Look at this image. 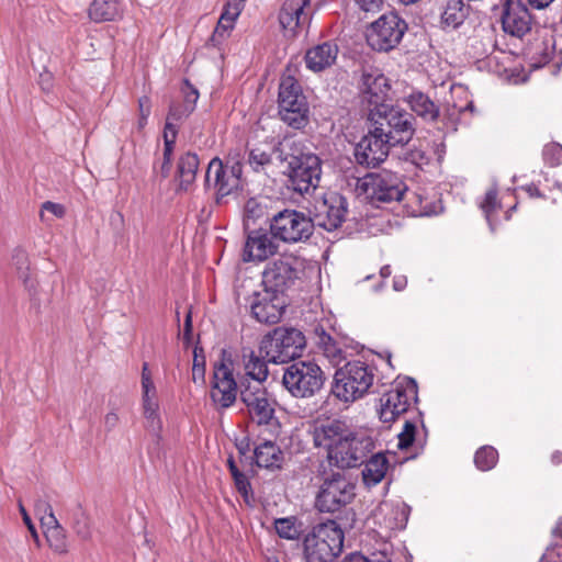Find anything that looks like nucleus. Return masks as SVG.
<instances>
[{
    "instance_id": "bb28decb",
    "label": "nucleus",
    "mask_w": 562,
    "mask_h": 562,
    "mask_svg": "<svg viewBox=\"0 0 562 562\" xmlns=\"http://www.w3.org/2000/svg\"><path fill=\"white\" fill-rule=\"evenodd\" d=\"M175 146V133L172 135L165 133L162 157L153 162V175L150 178L153 184L160 186L170 176Z\"/></svg>"
},
{
    "instance_id": "e2e57ef3",
    "label": "nucleus",
    "mask_w": 562,
    "mask_h": 562,
    "mask_svg": "<svg viewBox=\"0 0 562 562\" xmlns=\"http://www.w3.org/2000/svg\"><path fill=\"white\" fill-rule=\"evenodd\" d=\"M40 519H41L42 527L44 528V531L48 530V529H54L55 527L56 528L61 527V525L55 517L54 512H49L45 515H42L40 517Z\"/></svg>"
},
{
    "instance_id": "338daca9",
    "label": "nucleus",
    "mask_w": 562,
    "mask_h": 562,
    "mask_svg": "<svg viewBox=\"0 0 562 562\" xmlns=\"http://www.w3.org/2000/svg\"><path fill=\"white\" fill-rule=\"evenodd\" d=\"M35 510L38 515H45L49 512H53V508L52 506L49 505L48 502L44 501V499H38L36 503H35Z\"/></svg>"
},
{
    "instance_id": "09e8293b",
    "label": "nucleus",
    "mask_w": 562,
    "mask_h": 562,
    "mask_svg": "<svg viewBox=\"0 0 562 562\" xmlns=\"http://www.w3.org/2000/svg\"><path fill=\"white\" fill-rule=\"evenodd\" d=\"M481 209L483 213L485 214V217L493 229V225L491 222V215L492 213L499 206V203L497 201V190L491 189L486 192L484 200L481 202Z\"/></svg>"
},
{
    "instance_id": "79ce46f5",
    "label": "nucleus",
    "mask_w": 562,
    "mask_h": 562,
    "mask_svg": "<svg viewBox=\"0 0 562 562\" xmlns=\"http://www.w3.org/2000/svg\"><path fill=\"white\" fill-rule=\"evenodd\" d=\"M498 460V452L491 446L480 448L475 456L474 462L481 471H488L493 469Z\"/></svg>"
},
{
    "instance_id": "5fc2aeb1",
    "label": "nucleus",
    "mask_w": 562,
    "mask_h": 562,
    "mask_svg": "<svg viewBox=\"0 0 562 562\" xmlns=\"http://www.w3.org/2000/svg\"><path fill=\"white\" fill-rule=\"evenodd\" d=\"M44 212H49L55 217L63 218L66 215V207L60 203L45 201L41 206L40 217L42 221L45 220Z\"/></svg>"
},
{
    "instance_id": "ddd939ff",
    "label": "nucleus",
    "mask_w": 562,
    "mask_h": 562,
    "mask_svg": "<svg viewBox=\"0 0 562 562\" xmlns=\"http://www.w3.org/2000/svg\"><path fill=\"white\" fill-rule=\"evenodd\" d=\"M348 212V200L336 191L325 192L316 198L310 211L314 226L331 232L341 226Z\"/></svg>"
},
{
    "instance_id": "423d86ee",
    "label": "nucleus",
    "mask_w": 562,
    "mask_h": 562,
    "mask_svg": "<svg viewBox=\"0 0 562 562\" xmlns=\"http://www.w3.org/2000/svg\"><path fill=\"white\" fill-rule=\"evenodd\" d=\"M368 120L371 124L383 127L382 135L394 146L407 144L415 132L413 116L389 104L378 110H370Z\"/></svg>"
},
{
    "instance_id": "69168bd1",
    "label": "nucleus",
    "mask_w": 562,
    "mask_h": 562,
    "mask_svg": "<svg viewBox=\"0 0 562 562\" xmlns=\"http://www.w3.org/2000/svg\"><path fill=\"white\" fill-rule=\"evenodd\" d=\"M235 447L238 450L239 454L246 456L250 451V440L248 437H244L241 439H237L235 442Z\"/></svg>"
},
{
    "instance_id": "b1692460",
    "label": "nucleus",
    "mask_w": 562,
    "mask_h": 562,
    "mask_svg": "<svg viewBox=\"0 0 562 562\" xmlns=\"http://www.w3.org/2000/svg\"><path fill=\"white\" fill-rule=\"evenodd\" d=\"M200 166V158L195 151L182 153L176 164L175 181L177 182L176 192H188L195 182Z\"/></svg>"
},
{
    "instance_id": "49530a36",
    "label": "nucleus",
    "mask_w": 562,
    "mask_h": 562,
    "mask_svg": "<svg viewBox=\"0 0 562 562\" xmlns=\"http://www.w3.org/2000/svg\"><path fill=\"white\" fill-rule=\"evenodd\" d=\"M180 91L183 95V104L190 108V110H195L196 102L200 98L199 90L188 78H183L182 85L180 87Z\"/></svg>"
},
{
    "instance_id": "a19ab883",
    "label": "nucleus",
    "mask_w": 562,
    "mask_h": 562,
    "mask_svg": "<svg viewBox=\"0 0 562 562\" xmlns=\"http://www.w3.org/2000/svg\"><path fill=\"white\" fill-rule=\"evenodd\" d=\"M383 0H353V18L359 21L370 18L380 12Z\"/></svg>"
},
{
    "instance_id": "774afa93",
    "label": "nucleus",
    "mask_w": 562,
    "mask_h": 562,
    "mask_svg": "<svg viewBox=\"0 0 562 562\" xmlns=\"http://www.w3.org/2000/svg\"><path fill=\"white\" fill-rule=\"evenodd\" d=\"M237 15H238V13H229L227 10H224L220 16L218 22L234 25V22H235Z\"/></svg>"
},
{
    "instance_id": "6ab92c4d",
    "label": "nucleus",
    "mask_w": 562,
    "mask_h": 562,
    "mask_svg": "<svg viewBox=\"0 0 562 562\" xmlns=\"http://www.w3.org/2000/svg\"><path fill=\"white\" fill-rule=\"evenodd\" d=\"M362 103H367L368 112L386 105L390 92L387 78L378 69L364 71L360 83Z\"/></svg>"
},
{
    "instance_id": "a18cd8bd",
    "label": "nucleus",
    "mask_w": 562,
    "mask_h": 562,
    "mask_svg": "<svg viewBox=\"0 0 562 562\" xmlns=\"http://www.w3.org/2000/svg\"><path fill=\"white\" fill-rule=\"evenodd\" d=\"M143 390V409L144 416L147 419L154 420L158 418V402L156 396V387H154L153 392H147L146 389Z\"/></svg>"
},
{
    "instance_id": "680f3d73",
    "label": "nucleus",
    "mask_w": 562,
    "mask_h": 562,
    "mask_svg": "<svg viewBox=\"0 0 562 562\" xmlns=\"http://www.w3.org/2000/svg\"><path fill=\"white\" fill-rule=\"evenodd\" d=\"M155 384L151 380L148 363L144 362L142 368V389H146L147 392H153Z\"/></svg>"
},
{
    "instance_id": "aec40b11",
    "label": "nucleus",
    "mask_w": 562,
    "mask_h": 562,
    "mask_svg": "<svg viewBox=\"0 0 562 562\" xmlns=\"http://www.w3.org/2000/svg\"><path fill=\"white\" fill-rule=\"evenodd\" d=\"M311 0H285L279 12V22L288 37H296L304 29L308 27L312 15L305 11Z\"/></svg>"
},
{
    "instance_id": "0eeeda50",
    "label": "nucleus",
    "mask_w": 562,
    "mask_h": 562,
    "mask_svg": "<svg viewBox=\"0 0 562 562\" xmlns=\"http://www.w3.org/2000/svg\"><path fill=\"white\" fill-rule=\"evenodd\" d=\"M406 31V22L397 13L387 12L367 24L363 35L373 50L390 52L401 43Z\"/></svg>"
},
{
    "instance_id": "f03ea898",
    "label": "nucleus",
    "mask_w": 562,
    "mask_h": 562,
    "mask_svg": "<svg viewBox=\"0 0 562 562\" xmlns=\"http://www.w3.org/2000/svg\"><path fill=\"white\" fill-rule=\"evenodd\" d=\"M278 114L288 126L302 130L310 123V105L299 80L283 74L279 85Z\"/></svg>"
},
{
    "instance_id": "5701e85b",
    "label": "nucleus",
    "mask_w": 562,
    "mask_h": 562,
    "mask_svg": "<svg viewBox=\"0 0 562 562\" xmlns=\"http://www.w3.org/2000/svg\"><path fill=\"white\" fill-rule=\"evenodd\" d=\"M278 246L262 229H252L248 232L247 240L244 247V260H266L269 256L277 252Z\"/></svg>"
},
{
    "instance_id": "4468645a",
    "label": "nucleus",
    "mask_w": 562,
    "mask_h": 562,
    "mask_svg": "<svg viewBox=\"0 0 562 562\" xmlns=\"http://www.w3.org/2000/svg\"><path fill=\"white\" fill-rule=\"evenodd\" d=\"M248 302L251 317L266 325L278 324L290 305V299L271 293L270 290L265 288L262 291L254 292Z\"/></svg>"
},
{
    "instance_id": "6e6552de",
    "label": "nucleus",
    "mask_w": 562,
    "mask_h": 562,
    "mask_svg": "<svg viewBox=\"0 0 562 562\" xmlns=\"http://www.w3.org/2000/svg\"><path fill=\"white\" fill-rule=\"evenodd\" d=\"M282 384L294 397H310L323 386L324 374L313 361H295L285 368Z\"/></svg>"
},
{
    "instance_id": "13d9d810",
    "label": "nucleus",
    "mask_w": 562,
    "mask_h": 562,
    "mask_svg": "<svg viewBox=\"0 0 562 562\" xmlns=\"http://www.w3.org/2000/svg\"><path fill=\"white\" fill-rule=\"evenodd\" d=\"M74 529L77 536L80 537L82 540H87L91 537V530L88 519L83 516L76 521V524L74 525Z\"/></svg>"
},
{
    "instance_id": "20e7f679",
    "label": "nucleus",
    "mask_w": 562,
    "mask_h": 562,
    "mask_svg": "<svg viewBox=\"0 0 562 562\" xmlns=\"http://www.w3.org/2000/svg\"><path fill=\"white\" fill-rule=\"evenodd\" d=\"M305 347L306 338L300 329L280 326L263 336L259 349L268 362L286 363L300 358Z\"/></svg>"
},
{
    "instance_id": "9b49d317",
    "label": "nucleus",
    "mask_w": 562,
    "mask_h": 562,
    "mask_svg": "<svg viewBox=\"0 0 562 562\" xmlns=\"http://www.w3.org/2000/svg\"><path fill=\"white\" fill-rule=\"evenodd\" d=\"M231 364L232 355L226 349H222L220 361L213 364L210 392L211 400L217 409L232 406L237 398L238 391L240 392V382H236Z\"/></svg>"
},
{
    "instance_id": "3c124183",
    "label": "nucleus",
    "mask_w": 562,
    "mask_h": 562,
    "mask_svg": "<svg viewBox=\"0 0 562 562\" xmlns=\"http://www.w3.org/2000/svg\"><path fill=\"white\" fill-rule=\"evenodd\" d=\"M233 27V24L217 22L212 35L207 41V44L212 45L213 47L220 46L228 37Z\"/></svg>"
},
{
    "instance_id": "603ef678",
    "label": "nucleus",
    "mask_w": 562,
    "mask_h": 562,
    "mask_svg": "<svg viewBox=\"0 0 562 562\" xmlns=\"http://www.w3.org/2000/svg\"><path fill=\"white\" fill-rule=\"evenodd\" d=\"M543 158L550 166H557L562 162V146L551 143L543 148Z\"/></svg>"
},
{
    "instance_id": "f3484780",
    "label": "nucleus",
    "mask_w": 562,
    "mask_h": 562,
    "mask_svg": "<svg viewBox=\"0 0 562 562\" xmlns=\"http://www.w3.org/2000/svg\"><path fill=\"white\" fill-rule=\"evenodd\" d=\"M383 127L371 124L369 133L362 137L355 148L357 162L366 167H376L389 155L391 142L382 135Z\"/></svg>"
},
{
    "instance_id": "393cba45",
    "label": "nucleus",
    "mask_w": 562,
    "mask_h": 562,
    "mask_svg": "<svg viewBox=\"0 0 562 562\" xmlns=\"http://www.w3.org/2000/svg\"><path fill=\"white\" fill-rule=\"evenodd\" d=\"M338 54V47L331 42H324L306 50L304 60L306 68L319 72L330 67Z\"/></svg>"
},
{
    "instance_id": "de8ad7c7",
    "label": "nucleus",
    "mask_w": 562,
    "mask_h": 562,
    "mask_svg": "<svg viewBox=\"0 0 562 562\" xmlns=\"http://www.w3.org/2000/svg\"><path fill=\"white\" fill-rule=\"evenodd\" d=\"M232 477L237 492L243 496L246 503H249V499L252 497V487L248 476L239 470L235 474H232Z\"/></svg>"
},
{
    "instance_id": "72a5a7b5",
    "label": "nucleus",
    "mask_w": 562,
    "mask_h": 562,
    "mask_svg": "<svg viewBox=\"0 0 562 562\" xmlns=\"http://www.w3.org/2000/svg\"><path fill=\"white\" fill-rule=\"evenodd\" d=\"M373 369L358 361L353 363V401L369 393L374 386Z\"/></svg>"
},
{
    "instance_id": "e433bc0d",
    "label": "nucleus",
    "mask_w": 562,
    "mask_h": 562,
    "mask_svg": "<svg viewBox=\"0 0 562 562\" xmlns=\"http://www.w3.org/2000/svg\"><path fill=\"white\" fill-rule=\"evenodd\" d=\"M193 112L194 111L190 110V108L186 104L172 102L169 105L164 134L168 133L169 135H172V133H175V140L177 142V136L179 133V126L177 125V123L189 117Z\"/></svg>"
},
{
    "instance_id": "bf43d9fd",
    "label": "nucleus",
    "mask_w": 562,
    "mask_h": 562,
    "mask_svg": "<svg viewBox=\"0 0 562 562\" xmlns=\"http://www.w3.org/2000/svg\"><path fill=\"white\" fill-rule=\"evenodd\" d=\"M19 509L22 515L23 521L26 525L32 538L34 539L36 544H40V538H38L36 528L34 526V524L32 522L31 517L29 516V514L22 503H19Z\"/></svg>"
},
{
    "instance_id": "ea45409f",
    "label": "nucleus",
    "mask_w": 562,
    "mask_h": 562,
    "mask_svg": "<svg viewBox=\"0 0 562 562\" xmlns=\"http://www.w3.org/2000/svg\"><path fill=\"white\" fill-rule=\"evenodd\" d=\"M49 548L58 554L68 552V539L66 530L63 527L48 529L44 531Z\"/></svg>"
},
{
    "instance_id": "864d4df0",
    "label": "nucleus",
    "mask_w": 562,
    "mask_h": 562,
    "mask_svg": "<svg viewBox=\"0 0 562 562\" xmlns=\"http://www.w3.org/2000/svg\"><path fill=\"white\" fill-rule=\"evenodd\" d=\"M228 168V176L236 181V186L240 191L244 190L245 180L243 179L244 166L239 160L227 161L224 164Z\"/></svg>"
},
{
    "instance_id": "2eb2a0df",
    "label": "nucleus",
    "mask_w": 562,
    "mask_h": 562,
    "mask_svg": "<svg viewBox=\"0 0 562 562\" xmlns=\"http://www.w3.org/2000/svg\"><path fill=\"white\" fill-rule=\"evenodd\" d=\"M351 502V482L340 472L333 473L325 480L315 501V506L323 513H335Z\"/></svg>"
},
{
    "instance_id": "6e6d98bb",
    "label": "nucleus",
    "mask_w": 562,
    "mask_h": 562,
    "mask_svg": "<svg viewBox=\"0 0 562 562\" xmlns=\"http://www.w3.org/2000/svg\"><path fill=\"white\" fill-rule=\"evenodd\" d=\"M415 424H404V431L398 435V447L408 448L414 440Z\"/></svg>"
},
{
    "instance_id": "f704fd0d",
    "label": "nucleus",
    "mask_w": 562,
    "mask_h": 562,
    "mask_svg": "<svg viewBox=\"0 0 562 562\" xmlns=\"http://www.w3.org/2000/svg\"><path fill=\"white\" fill-rule=\"evenodd\" d=\"M266 218V223L270 224L271 216L268 212L267 201L263 198H249L244 206V226L245 231H249V223L255 224L261 218Z\"/></svg>"
},
{
    "instance_id": "c9c22d12",
    "label": "nucleus",
    "mask_w": 562,
    "mask_h": 562,
    "mask_svg": "<svg viewBox=\"0 0 562 562\" xmlns=\"http://www.w3.org/2000/svg\"><path fill=\"white\" fill-rule=\"evenodd\" d=\"M350 364L351 362L347 361L342 368L336 370L331 384V395L344 403L349 402L348 385L349 381H351Z\"/></svg>"
},
{
    "instance_id": "f257e3e1",
    "label": "nucleus",
    "mask_w": 562,
    "mask_h": 562,
    "mask_svg": "<svg viewBox=\"0 0 562 562\" xmlns=\"http://www.w3.org/2000/svg\"><path fill=\"white\" fill-rule=\"evenodd\" d=\"M274 151H278V159L286 164L283 175L289 189L304 194L319 186L323 161L302 142H278Z\"/></svg>"
},
{
    "instance_id": "2f4dec72",
    "label": "nucleus",
    "mask_w": 562,
    "mask_h": 562,
    "mask_svg": "<svg viewBox=\"0 0 562 562\" xmlns=\"http://www.w3.org/2000/svg\"><path fill=\"white\" fill-rule=\"evenodd\" d=\"M122 15L119 0H93L89 18L97 23L114 21Z\"/></svg>"
},
{
    "instance_id": "a211bd4d",
    "label": "nucleus",
    "mask_w": 562,
    "mask_h": 562,
    "mask_svg": "<svg viewBox=\"0 0 562 562\" xmlns=\"http://www.w3.org/2000/svg\"><path fill=\"white\" fill-rule=\"evenodd\" d=\"M203 187L205 191L211 188L214 189V202L216 205H221L223 200L229 194L240 191L236 186V181L228 176V168L220 157H214L210 160Z\"/></svg>"
},
{
    "instance_id": "052dcab7",
    "label": "nucleus",
    "mask_w": 562,
    "mask_h": 562,
    "mask_svg": "<svg viewBox=\"0 0 562 562\" xmlns=\"http://www.w3.org/2000/svg\"><path fill=\"white\" fill-rule=\"evenodd\" d=\"M408 159L418 167L427 165L429 157L422 149H414L408 154Z\"/></svg>"
},
{
    "instance_id": "1a4fd4ad",
    "label": "nucleus",
    "mask_w": 562,
    "mask_h": 562,
    "mask_svg": "<svg viewBox=\"0 0 562 562\" xmlns=\"http://www.w3.org/2000/svg\"><path fill=\"white\" fill-rule=\"evenodd\" d=\"M406 190L401 179L389 171L379 173H367L358 178L356 192L358 196L363 195L371 202L400 201Z\"/></svg>"
},
{
    "instance_id": "f8f14e48",
    "label": "nucleus",
    "mask_w": 562,
    "mask_h": 562,
    "mask_svg": "<svg viewBox=\"0 0 562 562\" xmlns=\"http://www.w3.org/2000/svg\"><path fill=\"white\" fill-rule=\"evenodd\" d=\"M340 424H322L314 430V443L327 450L330 465L339 470L351 468V439L340 434Z\"/></svg>"
},
{
    "instance_id": "4c0bfd02",
    "label": "nucleus",
    "mask_w": 562,
    "mask_h": 562,
    "mask_svg": "<svg viewBox=\"0 0 562 562\" xmlns=\"http://www.w3.org/2000/svg\"><path fill=\"white\" fill-rule=\"evenodd\" d=\"M467 16V9L462 0H448L441 15L442 24L447 27H458Z\"/></svg>"
},
{
    "instance_id": "cd10ccee",
    "label": "nucleus",
    "mask_w": 562,
    "mask_h": 562,
    "mask_svg": "<svg viewBox=\"0 0 562 562\" xmlns=\"http://www.w3.org/2000/svg\"><path fill=\"white\" fill-rule=\"evenodd\" d=\"M12 265L14 266L18 277L22 280L27 290L31 300H35L37 295V281L32 278L30 270L29 254L22 247H16L12 252Z\"/></svg>"
},
{
    "instance_id": "9d476101",
    "label": "nucleus",
    "mask_w": 562,
    "mask_h": 562,
    "mask_svg": "<svg viewBox=\"0 0 562 562\" xmlns=\"http://www.w3.org/2000/svg\"><path fill=\"white\" fill-rule=\"evenodd\" d=\"M314 228L312 216L297 210L284 209L270 221L272 236L289 244L308 240Z\"/></svg>"
},
{
    "instance_id": "0e129e2a",
    "label": "nucleus",
    "mask_w": 562,
    "mask_h": 562,
    "mask_svg": "<svg viewBox=\"0 0 562 562\" xmlns=\"http://www.w3.org/2000/svg\"><path fill=\"white\" fill-rule=\"evenodd\" d=\"M138 111L140 116L148 117L151 112V101L147 95H143L138 99Z\"/></svg>"
},
{
    "instance_id": "7c9ffc66",
    "label": "nucleus",
    "mask_w": 562,
    "mask_h": 562,
    "mask_svg": "<svg viewBox=\"0 0 562 562\" xmlns=\"http://www.w3.org/2000/svg\"><path fill=\"white\" fill-rule=\"evenodd\" d=\"M411 110L425 121H435L439 115V108L425 93L416 91L407 97Z\"/></svg>"
},
{
    "instance_id": "4d7b16f0",
    "label": "nucleus",
    "mask_w": 562,
    "mask_h": 562,
    "mask_svg": "<svg viewBox=\"0 0 562 562\" xmlns=\"http://www.w3.org/2000/svg\"><path fill=\"white\" fill-rule=\"evenodd\" d=\"M192 331H193L192 311L190 307L186 314L184 324H183L182 341H183V345L186 348H188L192 344Z\"/></svg>"
},
{
    "instance_id": "dca6fc26",
    "label": "nucleus",
    "mask_w": 562,
    "mask_h": 562,
    "mask_svg": "<svg viewBox=\"0 0 562 562\" xmlns=\"http://www.w3.org/2000/svg\"><path fill=\"white\" fill-rule=\"evenodd\" d=\"M416 385L413 380L405 385L397 383L380 398L378 415L380 422H395L407 413L412 401L416 397Z\"/></svg>"
},
{
    "instance_id": "58836bf2",
    "label": "nucleus",
    "mask_w": 562,
    "mask_h": 562,
    "mask_svg": "<svg viewBox=\"0 0 562 562\" xmlns=\"http://www.w3.org/2000/svg\"><path fill=\"white\" fill-rule=\"evenodd\" d=\"M276 146L277 144L270 150H266L261 146L249 149L247 162L255 172H261L272 164V155L278 154V151H274Z\"/></svg>"
},
{
    "instance_id": "8fccbe9b",
    "label": "nucleus",
    "mask_w": 562,
    "mask_h": 562,
    "mask_svg": "<svg viewBox=\"0 0 562 562\" xmlns=\"http://www.w3.org/2000/svg\"><path fill=\"white\" fill-rule=\"evenodd\" d=\"M393 518L387 519L389 529H402L407 522V514L404 505L390 508Z\"/></svg>"
},
{
    "instance_id": "a878e982",
    "label": "nucleus",
    "mask_w": 562,
    "mask_h": 562,
    "mask_svg": "<svg viewBox=\"0 0 562 562\" xmlns=\"http://www.w3.org/2000/svg\"><path fill=\"white\" fill-rule=\"evenodd\" d=\"M254 460L258 468L269 471L281 470L284 463V453L276 442L267 440L255 447Z\"/></svg>"
},
{
    "instance_id": "7ed1b4c3",
    "label": "nucleus",
    "mask_w": 562,
    "mask_h": 562,
    "mask_svg": "<svg viewBox=\"0 0 562 562\" xmlns=\"http://www.w3.org/2000/svg\"><path fill=\"white\" fill-rule=\"evenodd\" d=\"M344 547V532L334 521L318 524L303 539L306 562H331Z\"/></svg>"
},
{
    "instance_id": "39448f33",
    "label": "nucleus",
    "mask_w": 562,
    "mask_h": 562,
    "mask_svg": "<svg viewBox=\"0 0 562 562\" xmlns=\"http://www.w3.org/2000/svg\"><path fill=\"white\" fill-rule=\"evenodd\" d=\"M304 267L302 261L292 255L269 260L261 273V284L271 293L284 295L294 291L302 281Z\"/></svg>"
},
{
    "instance_id": "412c9836",
    "label": "nucleus",
    "mask_w": 562,
    "mask_h": 562,
    "mask_svg": "<svg viewBox=\"0 0 562 562\" xmlns=\"http://www.w3.org/2000/svg\"><path fill=\"white\" fill-rule=\"evenodd\" d=\"M532 19L528 8L518 0H507L502 14V26L506 34L521 38L530 32Z\"/></svg>"
},
{
    "instance_id": "c756f323",
    "label": "nucleus",
    "mask_w": 562,
    "mask_h": 562,
    "mask_svg": "<svg viewBox=\"0 0 562 562\" xmlns=\"http://www.w3.org/2000/svg\"><path fill=\"white\" fill-rule=\"evenodd\" d=\"M389 461L384 453L373 454L366 463L362 470V481L367 487L379 484L386 475Z\"/></svg>"
},
{
    "instance_id": "c85d7f7f",
    "label": "nucleus",
    "mask_w": 562,
    "mask_h": 562,
    "mask_svg": "<svg viewBox=\"0 0 562 562\" xmlns=\"http://www.w3.org/2000/svg\"><path fill=\"white\" fill-rule=\"evenodd\" d=\"M312 339L315 345L323 350L324 355L330 359L335 364H339L346 360L344 350L339 344L325 330V328L317 324L312 331Z\"/></svg>"
},
{
    "instance_id": "37998d69",
    "label": "nucleus",
    "mask_w": 562,
    "mask_h": 562,
    "mask_svg": "<svg viewBox=\"0 0 562 562\" xmlns=\"http://www.w3.org/2000/svg\"><path fill=\"white\" fill-rule=\"evenodd\" d=\"M205 367L206 360L204 349L198 342L193 348L192 380L194 383L198 381L202 384L205 383Z\"/></svg>"
},
{
    "instance_id": "4be33fe9",
    "label": "nucleus",
    "mask_w": 562,
    "mask_h": 562,
    "mask_svg": "<svg viewBox=\"0 0 562 562\" xmlns=\"http://www.w3.org/2000/svg\"><path fill=\"white\" fill-rule=\"evenodd\" d=\"M267 391L260 386H252L251 382L240 381V400L250 415L258 417V422H271L274 414L273 403L267 396Z\"/></svg>"
},
{
    "instance_id": "473e14b6",
    "label": "nucleus",
    "mask_w": 562,
    "mask_h": 562,
    "mask_svg": "<svg viewBox=\"0 0 562 562\" xmlns=\"http://www.w3.org/2000/svg\"><path fill=\"white\" fill-rule=\"evenodd\" d=\"M267 358L263 355H256L254 350L249 351L248 361L245 363L246 375L240 381L246 384L252 380V386H260L268 376Z\"/></svg>"
},
{
    "instance_id": "c03bdc74",
    "label": "nucleus",
    "mask_w": 562,
    "mask_h": 562,
    "mask_svg": "<svg viewBox=\"0 0 562 562\" xmlns=\"http://www.w3.org/2000/svg\"><path fill=\"white\" fill-rule=\"evenodd\" d=\"M274 528L279 537L294 540L300 537V529L292 517L279 518L274 521Z\"/></svg>"
}]
</instances>
